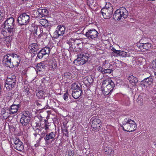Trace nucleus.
<instances>
[{
	"label": "nucleus",
	"instance_id": "nucleus-30",
	"mask_svg": "<svg viewBox=\"0 0 156 156\" xmlns=\"http://www.w3.org/2000/svg\"><path fill=\"white\" fill-rule=\"evenodd\" d=\"M55 136V134L53 132H51L48 134H47L44 138L45 140L46 141L47 140L53 139Z\"/></svg>",
	"mask_w": 156,
	"mask_h": 156
},
{
	"label": "nucleus",
	"instance_id": "nucleus-38",
	"mask_svg": "<svg viewBox=\"0 0 156 156\" xmlns=\"http://www.w3.org/2000/svg\"><path fill=\"white\" fill-rule=\"evenodd\" d=\"M64 74L65 77L70 80H71L72 78V75L69 72H66Z\"/></svg>",
	"mask_w": 156,
	"mask_h": 156
},
{
	"label": "nucleus",
	"instance_id": "nucleus-18",
	"mask_svg": "<svg viewBox=\"0 0 156 156\" xmlns=\"http://www.w3.org/2000/svg\"><path fill=\"white\" fill-rule=\"evenodd\" d=\"M30 117L27 114H24L21 118L20 122L23 126L27 125L30 121Z\"/></svg>",
	"mask_w": 156,
	"mask_h": 156
},
{
	"label": "nucleus",
	"instance_id": "nucleus-33",
	"mask_svg": "<svg viewBox=\"0 0 156 156\" xmlns=\"http://www.w3.org/2000/svg\"><path fill=\"white\" fill-rule=\"evenodd\" d=\"M44 95V92L41 90H37L36 92V95L39 98H43Z\"/></svg>",
	"mask_w": 156,
	"mask_h": 156
},
{
	"label": "nucleus",
	"instance_id": "nucleus-42",
	"mask_svg": "<svg viewBox=\"0 0 156 156\" xmlns=\"http://www.w3.org/2000/svg\"><path fill=\"white\" fill-rule=\"evenodd\" d=\"M49 125L47 124L46 123H45L44 125V128L45 130L47 131L49 129Z\"/></svg>",
	"mask_w": 156,
	"mask_h": 156
},
{
	"label": "nucleus",
	"instance_id": "nucleus-26",
	"mask_svg": "<svg viewBox=\"0 0 156 156\" xmlns=\"http://www.w3.org/2000/svg\"><path fill=\"white\" fill-rule=\"evenodd\" d=\"M101 121L98 119H94L92 121V126L96 128H99L101 125Z\"/></svg>",
	"mask_w": 156,
	"mask_h": 156
},
{
	"label": "nucleus",
	"instance_id": "nucleus-39",
	"mask_svg": "<svg viewBox=\"0 0 156 156\" xmlns=\"http://www.w3.org/2000/svg\"><path fill=\"white\" fill-rule=\"evenodd\" d=\"M151 66L153 69L154 70H156V59L153 61Z\"/></svg>",
	"mask_w": 156,
	"mask_h": 156
},
{
	"label": "nucleus",
	"instance_id": "nucleus-49",
	"mask_svg": "<svg viewBox=\"0 0 156 156\" xmlns=\"http://www.w3.org/2000/svg\"><path fill=\"white\" fill-rule=\"evenodd\" d=\"M140 97H141V96L140 95H139L138 99H137V100H139L140 99Z\"/></svg>",
	"mask_w": 156,
	"mask_h": 156
},
{
	"label": "nucleus",
	"instance_id": "nucleus-52",
	"mask_svg": "<svg viewBox=\"0 0 156 156\" xmlns=\"http://www.w3.org/2000/svg\"><path fill=\"white\" fill-rule=\"evenodd\" d=\"M12 77V76H9V77H9L10 78V79H12V78H11V77Z\"/></svg>",
	"mask_w": 156,
	"mask_h": 156
},
{
	"label": "nucleus",
	"instance_id": "nucleus-11",
	"mask_svg": "<svg viewBox=\"0 0 156 156\" xmlns=\"http://www.w3.org/2000/svg\"><path fill=\"white\" fill-rule=\"evenodd\" d=\"M13 147L15 149L19 151H22L24 149V146L22 142L18 139H14Z\"/></svg>",
	"mask_w": 156,
	"mask_h": 156
},
{
	"label": "nucleus",
	"instance_id": "nucleus-31",
	"mask_svg": "<svg viewBox=\"0 0 156 156\" xmlns=\"http://www.w3.org/2000/svg\"><path fill=\"white\" fill-rule=\"evenodd\" d=\"M104 151L106 154H112L114 152L113 150L108 146L104 147Z\"/></svg>",
	"mask_w": 156,
	"mask_h": 156
},
{
	"label": "nucleus",
	"instance_id": "nucleus-25",
	"mask_svg": "<svg viewBox=\"0 0 156 156\" xmlns=\"http://www.w3.org/2000/svg\"><path fill=\"white\" fill-rule=\"evenodd\" d=\"M79 41H80V40L79 39L71 38L68 41V43L69 44V47L73 48V45H78L79 44H80V43Z\"/></svg>",
	"mask_w": 156,
	"mask_h": 156
},
{
	"label": "nucleus",
	"instance_id": "nucleus-27",
	"mask_svg": "<svg viewBox=\"0 0 156 156\" xmlns=\"http://www.w3.org/2000/svg\"><path fill=\"white\" fill-rule=\"evenodd\" d=\"M29 49L30 52H33L37 51L38 49L37 44H32L29 46Z\"/></svg>",
	"mask_w": 156,
	"mask_h": 156
},
{
	"label": "nucleus",
	"instance_id": "nucleus-8",
	"mask_svg": "<svg viewBox=\"0 0 156 156\" xmlns=\"http://www.w3.org/2000/svg\"><path fill=\"white\" fill-rule=\"evenodd\" d=\"M66 28L63 26L58 25L57 27L56 30L54 33V37L57 38L59 36L63 35L65 31Z\"/></svg>",
	"mask_w": 156,
	"mask_h": 156
},
{
	"label": "nucleus",
	"instance_id": "nucleus-51",
	"mask_svg": "<svg viewBox=\"0 0 156 156\" xmlns=\"http://www.w3.org/2000/svg\"><path fill=\"white\" fill-rule=\"evenodd\" d=\"M21 0L24 2H26V1H28V0Z\"/></svg>",
	"mask_w": 156,
	"mask_h": 156
},
{
	"label": "nucleus",
	"instance_id": "nucleus-10",
	"mask_svg": "<svg viewBox=\"0 0 156 156\" xmlns=\"http://www.w3.org/2000/svg\"><path fill=\"white\" fill-rule=\"evenodd\" d=\"M48 12V11L46 9H38L37 11H35L34 15L35 17L40 18L46 16Z\"/></svg>",
	"mask_w": 156,
	"mask_h": 156
},
{
	"label": "nucleus",
	"instance_id": "nucleus-32",
	"mask_svg": "<svg viewBox=\"0 0 156 156\" xmlns=\"http://www.w3.org/2000/svg\"><path fill=\"white\" fill-rule=\"evenodd\" d=\"M39 23L42 26L46 27L48 26V21L46 19L40 20Z\"/></svg>",
	"mask_w": 156,
	"mask_h": 156
},
{
	"label": "nucleus",
	"instance_id": "nucleus-21",
	"mask_svg": "<svg viewBox=\"0 0 156 156\" xmlns=\"http://www.w3.org/2000/svg\"><path fill=\"white\" fill-rule=\"evenodd\" d=\"M111 66H109L110 67H105L103 68L101 66H99L97 68V70L103 74L106 73H110L113 71Z\"/></svg>",
	"mask_w": 156,
	"mask_h": 156
},
{
	"label": "nucleus",
	"instance_id": "nucleus-5",
	"mask_svg": "<svg viewBox=\"0 0 156 156\" xmlns=\"http://www.w3.org/2000/svg\"><path fill=\"white\" fill-rule=\"evenodd\" d=\"M101 12L105 19H109L113 13V8L112 5L109 3H107L105 7L102 8Z\"/></svg>",
	"mask_w": 156,
	"mask_h": 156
},
{
	"label": "nucleus",
	"instance_id": "nucleus-19",
	"mask_svg": "<svg viewBox=\"0 0 156 156\" xmlns=\"http://www.w3.org/2000/svg\"><path fill=\"white\" fill-rule=\"evenodd\" d=\"M50 48L46 47L41 50L38 53L37 57L40 59L42 58L43 56L50 53Z\"/></svg>",
	"mask_w": 156,
	"mask_h": 156
},
{
	"label": "nucleus",
	"instance_id": "nucleus-1",
	"mask_svg": "<svg viewBox=\"0 0 156 156\" xmlns=\"http://www.w3.org/2000/svg\"><path fill=\"white\" fill-rule=\"evenodd\" d=\"M2 34L5 36L8 35H14L16 32L14 26V20L12 17L7 19L4 24L1 27Z\"/></svg>",
	"mask_w": 156,
	"mask_h": 156
},
{
	"label": "nucleus",
	"instance_id": "nucleus-16",
	"mask_svg": "<svg viewBox=\"0 0 156 156\" xmlns=\"http://www.w3.org/2000/svg\"><path fill=\"white\" fill-rule=\"evenodd\" d=\"M12 79H12V81H11V82L10 81V79H7L6 80V84L5 86L7 89L12 88L14 87V85L16 84V76H13Z\"/></svg>",
	"mask_w": 156,
	"mask_h": 156
},
{
	"label": "nucleus",
	"instance_id": "nucleus-3",
	"mask_svg": "<svg viewBox=\"0 0 156 156\" xmlns=\"http://www.w3.org/2000/svg\"><path fill=\"white\" fill-rule=\"evenodd\" d=\"M128 15V11L124 7L116 10L115 12L113 17L114 20L122 21L126 18Z\"/></svg>",
	"mask_w": 156,
	"mask_h": 156
},
{
	"label": "nucleus",
	"instance_id": "nucleus-36",
	"mask_svg": "<svg viewBox=\"0 0 156 156\" xmlns=\"http://www.w3.org/2000/svg\"><path fill=\"white\" fill-rule=\"evenodd\" d=\"M6 112H7V110H5V109H3L2 110L1 113L2 115H3V116L6 118L8 117L10 115L9 113H7V112L6 113Z\"/></svg>",
	"mask_w": 156,
	"mask_h": 156
},
{
	"label": "nucleus",
	"instance_id": "nucleus-7",
	"mask_svg": "<svg viewBox=\"0 0 156 156\" xmlns=\"http://www.w3.org/2000/svg\"><path fill=\"white\" fill-rule=\"evenodd\" d=\"M88 57L84 55H80L74 61V63L76 65H83L88 60Z\"/></svg>",
	"mask_w": 156,
	"mask_h": 156
},
{
	"label": "nucleus",
	"instance_id": "nucleus-37",
	"mask_svg": "<svg viewBox=\"0 0 156 156\" xmlns=\"http://www.w3.org/2000/svg\"><path fill=\"white\" fill-rule=\"evenodd\" d=\"M74 152L70 150H68L66 153V156H73Z\"/></svg>",
	"mask_w": 156,
	"mask_h": 156
},
{
	"label": "nucleus",
	"instance_id": "nucleus-44",
	"mask_svg": "<svg viewBox=\"0 0 156 156\" xmlns=\"http://www.w3.org/2000/svg\"><path fill=\"white\" fill-rule=\"evenodd\" d=\"M3 14L1 12V11L0 10V20L1 18L3 16Z\"/></svg>",
	"mask_w": 156,
	"mask_h": 156
},
{
	"label": "nucleus",
	"instance_id": "nucleus-17",
	"mask_svg": "<svg viewBox=\"0 0 156 156\" xmlns=\"http://www.w3.org/2000/svg\"><path fill=\"white\" fill-rule=\"evenodd\" d=\"M137 46L140 49H144L146 50H149L152 47V44L149 42L146 43H137Z\"/></svg>",
	"mask_w": 156,
	"mask_h": 156
},
{
	"label": "nucleus",
	"instance_id": "nucleus-43",
	"mask_svg": "<svg viewBox=\"0 0 156 156\" xmlns=\"http://www.w3.org/2000/svg\"><path fill=\"white\" fill-rule=\"evenodd\" d=\"M48 79V78L47 77H46L45 78H43L42 80V81L43 82H44V80H47Z\"/></svg>",
	"mask_w": 156,
	"mask_h": 156
},
{
	"label": "nucleus",
	"instance_id": "nucleus-13",
	"mask_svg": "<svg viewBox=\"0 0 156 156\" xmlns=\"http://www.w3.org/2000/svg\"><path fill=\"white\" fill-rule=\"evenodd\" d=\"M98 32L94 29L88 30L85 36L89 39H93L97 37Z\"/></svg>",
	"mask_w": 156,
	"mask_h": 156
},
{
	"label": "nucleus",
	"instance_id": "nucleus-35",
	"mask_svg": "<svg viewBox=\"0 0 156 156\" xmlns=\"http://www.w3.org/2000/svg\"><path fill=\"white\" fill-rule=\"evenodd\" d=\"M111 66V65L110 64V63H109L108 62H107L106 60H105V61L103 62L102 67L103 68L105 67L108 68L110 67L109 66Z\"/></svg>",
	"mask_w": 156,
	"mask_h": 156
},
{
	"label": "nucleus",
	"instance_id": "nucleus-45",
	"mask_svg": "<svg viewBox=\"0 0 156 156\" xmlns=\"http://www.w3.org/2000/svg\"><path fill=\"white\" fill-rule=\"evenodd\" d=\"M110 49L113 51V52L115 51L114 50H116V49L112 47H110Z\"/></svg>",
	"mask_w": 156,
	"mask_h": 156
},
{
	"label": "nucleus",
	"instance_id": "nucleus-46",
	"mask_svg": "<svg viewBox=\"0 0 156 156\" xmlns=\"http://www.w3.org/2000/svg\"><path fill=\"white\" fill-rule=\"evenodd\" d=\"M40 64H39V65H38L37 66V69L38 70H39L40 71L41 70V68H40V69H39V68H38V67H39V66H40Z\"/></svg>",
	"mask_w": 156,
	"mask_h": 156
},
{
	"label": "nucleus",
	"instance_id": "nucleus-23",
	"mask_svg": "<svg viewBox=\"0 0 156 156\" xmlns=\"http://www.w3.org/2000/svg\"><path fill=\"white\" fill-rule=\"evenodd\" d=\"M33 30H32V31L35 36L37 37L38 36L39 37H41L42 35L43 31L40 28H38L37 26H36L33 27Z\"/></svg>",
	"mask_w": 156,
	"mask_h": 156
},
{
	"label": "nucleus",
	"instance_id": "nucleus-24",
	"mask_svg": "<svg viewBox=\"0 0 156 156\" xmlns=\"http://www.w3.org/2000/svg\"><path fill=\"white\" fill-rule=\"evenodd\" d=\"M5 37L3 39L5 44L7 47H9L10 46L11 42L12 39V37L10 36H11L10 35H8V36H5L3 35Z\"/></svg>",
	"mask_w": 156,
	"mask_h": 156
},
{
	"label": "nucleus",
	"instance_id": "nucleus-6",
	"mask_svg": "<svg viewBox=\"0 0 156 156\" xmlns=\"http://www.w3.org/2000/svg\"><path fill=\"white\" fill-rule=\"evenodd\" d=\"M30 21V16L26 13L20 15L18 18V22L19 25H27Z\"/></svg>",
	"mask_w": 156,
	"mask_h": 156
},
{
	"label": "nucleus",
	"instance_id": "nucleus-40",
	"mask_svg": "<svg viewBox=\"0 0 156 156\" xmlns=\"http://www.w3.org/2000/svg\"><path fill=\"white\" fill-rule=\"evenodd\" d=\"M114 51H114V52H113L115 53L116 54V56H120V53H121V51L117 50H114Z\"/></svg>",
	"mask_w": 156,
	"mask_h": 156
},
{
	"label": "nucleus",
	"instance_id": "nucleus-22",
	"mask_svg": "<svg viewBox=\"0 0 156 156\" xmlns=\"http://www.w3.org/2000/svg\"><path fill=\"white\" fill-rule=\"evenodd\" d=\"M127 50L128 52H125L123 51H121L120 56L122 57H129L132 56V52L134 51V48L132 47L128 48Z\"/></svg>",
	"mask_w": 156,
	"mask_h": 156
},
{
	"label": "nucleus",
	"instance_id": "nucleus-4",
	"mask_svg": "<svg viewBox=\"0 0 156 156\" xmlns=\"http://www.w3.org/2000/svg\"><path fill=\"white\" fill-rule=\"evenodd\" d=\"M122 127L124 130L130 132L136 130L137 126L133 120L130 119H126L123 121Z\"/></svg>",
	"mask_w": 156,
	"mask_h": 156
},
{
	"label": "nucleus",
	"instance_id": "nucleus-9",
	"mask_svg": "<svg viewBox=\"0 0 156 156\" xmlns=\"http://www.w3.org/2000/svg\"><path fill=\"white\" fill-rule=\"evenodd\" d=\"M47 66L49 69L52 71H54L57 67V62L53 58H51L47 60Z\"/></svg>",
	"mask_w": 156,
	"mask_h": 156
},
{
	"label": "nucleus",
	"instance_id": "nucleus-47",
	"mask_svg": "<svg viewBox=\"0 0 156 156\" xmlns=\"http://www.w3.org/2000/svg\"><path fill=\"white\" fill-rule=\"evenodd\" d=\"M25 90V92L27 93H28V92L29 91V90L28 89H26Z\"/></svg>",
	"mask_w": 156,
	"mask_h": 156
},
{
	"label": "nucleus",
	"instance_id": "nucleus-28",
	"mask_svg": "<svg viewBox=\"0 0 156 156\" xmlns=\"http://www.w3.org/2000/svg\"><path fill=\"white\" fill-rule=\"evenodd\" d=\"M81 93L82 91L80 90H77L73 91L72 95L74 98L76 99L80 97Z\"/></svg>",
	"mask_w": 156,
	"mask_h": 156
},
{
	"label": "nucleus",
	"instance_id": "nucleus-34",
	"mask_svg": "<svg viewBox=\"0 0 156 156\" xmlns=\"http://www.w3.org/2000/svg\"><path fill=\"white\" fill-rule=\"evenodd\" d=\"M71 89L73 90V91L76 90H80L79 85L75 83L72 84Z\"/></svg>",
	"mask_w": 156,
	"mask_h": 156
},
{
	"label": "nucleus",
	"instance_id": "nucleus-29",
	"mask_svg": "<svg viewBox=\"0 0 156 156\" xmlns=\"http://www.w3.org/2000/svg\"><path fill=\"white\" fill-rule=\"evenodd\" d=\"M128 79L130 83H132L133 85H135L138 82L137 79L133 75H130L128 77Z\"/></svg>",
	"mask_w": 156,
	"mask_h": 156
},
{
	"label": "nucleus",
	"instance_id": "nucleus-20",
	"mask_svg": "<svg viewBox=\"0 0 156 156\" xmlns=\"http://www.w3.org/2000/svg\"><path fill=\"white\" fill-rule=\"evenodd\" d=\"M153 80L152 76H150L149 77L144 79L141 82V85L144 87H147L152 84Z\"/></svg>",
	"mask_w": 156,
	"mask_h": 156
},
{
	"label": "nucleus",
	"instance_id": "nucleus-41",
	"mask_svg": "<svg viewBox=\"0 0 156 156\" xmlns=\"http://www.w3.org/2000/svg\"><path fill=\"white\" fill-rule=\"evenodd\" d=\"M64 99L65 100H66L68 98V94L67 93H66L64 94Z\"/></svg>",
	"mask_w": 156,
	"mask_h": 156
},
{
	"label": "nucleus",
	"instance_id": "nucleus-14",
	"mask_svg": "<svg viewBox=\"0 0 156 156\" xmlns=\"http://www.w3.org/2000/svg\"><path fill=\"white\" fill-rule=\"evenodd\" d=\"M20 62V58L16 54H12V58L11 62V67H16L18 66Z\"/></svg>",
	"mask_w": 156,
	"mask_h": 156
},
{
	"label": "nucleus",
	"instance_id": "nucleus-15",
	"mask_svg": "<svg viewBox=\"0 0 156 156\" xmlns=\"http://www.w3.org/2000/svg\"><path fill=\"white\" fill-rule=\"evenodd\" d=\"M20 107L19 105L13 104L11 105L10 109L7 110V112H6V113H9L10 115L16 114L17 113Z\"/></svg>",
	"mask_w": 156,
	"mask_h": 156
},
{
	"label": "nucleus",
	"instance_id": "nucleus-12",
	"mask_svg": "<svg viewBox=\"0 0 156 156\" xmlns=\"http://www.w3.org/2000/svg\"><path fill=\"white\" fill-rule=\"evenodd\" d=\"M12 58V55L7 54L4 55L2 60L3 63L7 67H11V62Z\"/></svg>",
	"mask_w": 156,
	"mask_h": 156
},
{
	"label": "nucleus",
	"instance_id": "nucleus-50",
	"mask_svg": "<svg viewBox=\"0 0 156 156\" xmlns=\"http://www.w3.org/2000/svg\"><path fill=\"white\" fill-rule=\"evenodd\" d=\"M154 76H156V72H154Z\"/></svg>",
	"mask_w": 156,
	"mask_h": 156
},
{
	"label": "nucleus",
	"instance_id": "nucleus-2",
	"mask_svg": "<svg viewBox=\"0 0 156 156\" xmlns=\"http://www.w3.org/2000/svg\"><path fill=\"white\" fill-rule=\"evenodd\" d=\"M115 87V84L111 79L108 78L103 81L101 87L103 94L105 95L108 94Z\"/></svg>",
	"mask_w": 156,
	"mask_h": 156
},
{
	"label": "nucleus",
	"instance_id": "nucleus-48",
	"mask_svg": "<svg viewBox=\"0 0 156 156\" xmlns=\"http://www.w3.org/2000/svg\"><path fill=\"white\" fill-rule=\"evenodd\" d=\"M13 76H12V77H11L12 78H13ZM7 79H10V81L11 82V81H12V79H10V78L9 77H8Z\"/></svg>",
	"mask_w": 156,
	"mask_h": 156
}]
</instances>
